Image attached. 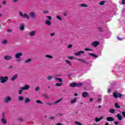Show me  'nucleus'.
Listing matches in <instances>:
<instances>
[{"mask_svg":"<svg viewBox=\"0 0 125 125\" xmlns=\"http://www.w3.org/2000/svg\"><path fill=\"white\" fill-rule=\"evenodd\" d=\"M7 81H8V77L7 76H1L0 77V83H6Z\"/></svg>","mask_w":125,"mask_h":125,"instance_id":"f257e3e1","label":"nucleus"},{"mask_svg":"<svg viewBox=\"0 0 125 125\" xmlns=\"http://www.w3.org/2000/svg\"><path fill=\"white\" fill-rule=\"evenodd\" d=\"M19 15L21 17H22L23 18H26V19H30V17L27 14L22 13V12H19Z\"/></svg>","mask_w":125,"mask_h":125,"instance_id":"f03ea898","label":"nucleus"},{"mask_svg":"<svg viewBox=\"0 0 125 125\" xmlns=\"http://www.w3.org/2000/svg\"><path fill=\"white\" fill-rule=\"evenodd\" d=\"M29 16L32 19H35L36 18V13H35L34 12H33V11H31L29 13Z\"/></svg>","mask_w":125,"mask_h":125,"instance_id":"7ed1b4c3","label":"nucleus"},{"mask_svg":"<svg viewBox=\"0 0 125 125\" xmlns=\"http://www.w3.org/2000/svg\"><path fill=\"white\" fill-rule=\"evenodd\" d=\"M11 101V98L9 96H7L4 99V102L5 103H8Z\"/></svg>","mask_w":125,"mask_h":125,"instance_id":"20e7f679","label":"nucleus"},{"mask_svg":"<svg viewBox=\"0 0 125 125\" xmlns=\"http://www.w3.org/2000/svg\"><path fill=\"white\" fill-rule=\"evenodd\" d=\"M30 88V86L29 85H25L24 87H21V89L22 90H28Z\"/></svg>","mask_w":125,"mask_h":125,"instance_id":"39448f33","label":"nucleus"},{"mask_svg":"<svg viewBox=\"0 0 125 125\" xmlns=\"http://www.w3.org/2000/svg\"><path fill=\"white\" fill-rule=\"evenodd\" d=\"M99 42L98 41H95L91 43V45L92 46H94V47H96V46H98V45H99Z\"/></svg>","mask_w":125,"mask_h":125,"instance_id":"423d86ee","label":"nucleus"},{"mask_svg":"<svg viewBox=\"0 0 125 125\" xmlns=\"http://www.w3.org/2000/svg\"><path fill=\"white\" fill-rule=\"evenodd\" d=\"M83 53H84V51H79L78 52L75 53V55H76V56H81V55H82V54H83Z\"/></svg>","mask_w":125,"mask_h":125,"instance_id":"0eeeda50","label":"nucleus"},{"mask_svg":"<svg viewBox=\"0 0 125 125\" xmlns=\"http://www.w3.org/2000/svg\"><path fill=\"white\" fill-rule=\"evenodd\" d=\"M88 95L89 94H88V93H87V92H83L82 93V96L84 98H86L88 97Z\"/></svg>","mask_w":125,"mask_h":125,"instance_id":"6e6552de","label":"nucleus"},{"mask_svg":"<svg viewBox=\"0 0 125 125\" xmlns=\"http://www.w3.org/2000/svg\"><path fill=\"white\" fill-rule=\"evenodd\" d=\"M106 121L107 122H114V121H115V118L112 117H108L106 118Z\"/></svg>","mask_w":125,"mask_h":125,"instance_id":"1a4fd4ad","label":"nucleus"},{"mask_svg":"<svg viewBox=\"0 0 125 125\" xmlns=\"http://www.w3.org/2000/svg\"><path fill=\"white\" fill-rule=\"evenodd\" d=\"M29 37H34V36H36V31H32L29 33L28 34Z\"/></svg>","mask_w":125,"mask_h":125,"instance_id":"9d476101","label":"nucleus"},{"mask_svg":"<svg viewBox=\"0 0 125 125\" xmlns=\"http://www.w3.org/2000/svg\"><path fill=\"white\" fill-rule=\"evenodd\" d=\"M12 57L10 55H7L5 57H4V59L6 61L10 60V59H12Z\"/></svg>","mask_w":125,"mask_h":125,"instance_id":"9b49d317","label":"nucleus"},{"mask_svg":"<svg viewBox=\"0 0 125 125\" xmlns=\"http://www.w3.org/2000/svg\"><path fill=\"white\" fill-rule=\"evenodd\" d=\"M116 117L119 121H122L123 120V116H122L120 113L117 114Z\"/></svg>","mask_w":125,"mask_h":125,"instance_id":"f8f14e48","label":"nucleus"},{"mask_svg":"<svg viewBox=\"0 0 125 125\" xmlns=\"http://www.w3.org/2000/svg\"><path fill=\"white\" fill-rule=\"evenodd\" d=\"M103 116H101L100 118H95V122L96 123H98V122H100V121H101V120H103Z\"/></svg>","mask_w":125,"mask_h":125,"instance_id":"ddd939ff","label":"nucleus"},{"mask_svg":"<svg viewBox=\"0 0 125 125\" xmlns=\"http://www.w3.org/2000/svg\"><path fill=\"white\" fill-rule=\"evenodd\" d=\"M77 60H78V61H81V62H83V63H85V64H87V65H88V64H89V62H86L84 60H82V59H77Z\"/></svg>","mask_w":125,"mask_h":125,"instance_id":"4468645a","label":"nucleus"},{"mask_svg":"<svg viewBox=\"0 0 125 125\" xmlns=\"http://www.w3.org/2000/svg\"><path fill=\"white\" fill-rule=\"evenodd\" d=\"M23 55V53L22 52L18 53L16 54V58H20L21 56Z\"/></svg>","mask_w":125,"mask_h":125,"instance_id":"2eb2a0df","label":"nucleus"},{"mask_svg":"<svg viewBox=\"0 0 125 125\" xmlns=\"http://www.w3.org/2000/svg\"><path fill=\"white\" fill-rule=\"evenodd\" d=\"M77 99H78L77 98V97H75L73 99L71 100L70 101L71 104H74V103H76V102H77Z\"/></svg>","mask_w":125,"mask_h":125,"instance_id":"dca6fc26","label":"nucleus"},{"mask_svg":"<svg viewBox=\"0 0 125 125\" xmlns=\"http://www.w3.org/2000/svg\"><path fill=\"white\" fill-rule=\"evenodd\" d=\"M1 122L3 125H6V120L4 118L1 119Z\"/></svg>","mask_w":125,"mask_h":125,"instance_id":"f3484780","label":"nucleus"},{"mask_svg":"<svg viewBox=\"0 0 125 125\" xmlns=\"http://www.w3.org/2000/svg\"><path fill=\"white\" fill-rule=\"evenodd\" d=\"M45 24H46V25H47V26H50V25H51V22L50 21L46 20L45 21Z\"/></svg>","mask_w":125,"mask_h":125,"instance_id":"a211bd4d","label":"nucleus"},{"mask_svg":"<svg viewBox=\"0 0 125 125\" xmlns=\"http://www.w3.org/2000/svg\"><path fill=\"white\" fill-rule=\"evenodd\" d=\"M62 100H63V98H62L60 100L55 101L54 103H53V104H54V105H55V104L59 103V102H61V101H62Z\"/></svg>","mask_w":125,"mask_h":125,"instance_id":"6ab92c4d","label":"nucleus"},{"mask_svg":"<svg viewBox=\"0 0 125 125\" xmlns=\"http://www.w3.org/2000/svg\"><path fill=\"white\" fill-rule=\"evenodd\" d=\"M70 86H71V87H76V86H77V83H71L70 84Z\"/></svg>","mask_w":125,"mask_h":125,"instance_id":"aec40b11","label":"nucleus"},{"mask_svg":"<svg viewBox=\"0 0 125 125\" xmlns=\"http://www.w3.org/2000/svg\"><path fill=\"white\" fill-rule=\"evenodd\" d=\"M25 29V26H24V24H21L20 26V29L21 31H24Z\"/></svg>","mask_w":125,"mask_h":125,"instance_id":"412c9836","label":"nucleus"},{"mask_svg":"<svg viewBox=\"0 0 125 125\" xmlns=\"http://www.w3.org/2000/svg\"><path fill=\"white\" fill-rule=\"evenodd\" d=\"M89 55H90V56H92V57H95V58H97V57H98V56L96 55H95V54L93 53H89Z\"/></svg>","mask_w":125,"mask_h":125,"instance_id":"4be33fe9","label":"nucleus"},{"mask_svg":"<svg viewBox=\"0 0 125 125\" xmlns=\"http://www.w3.org/2000/svg\"><path fill=\"white\" fill-rule=\"evenodd\" d=\"M113 97L114 98H118V97H119L118 95V93L117 92H114L113 93Z\"/></svg>","mask_w":125,"mask_h":125,"instance_id":"5701e85b","label":"nucleus"},{"mask_svg":"<svg viewBox=\"0 0 125 125\" xmlns=\"http://www.w3.org/2000/svg\"><path fill=\"white\" fill-rule=\"evenodd\" d=\"M65 62H66V64H68L70 67H72V62H71L68 60H65Z\"/></svg>","mask_w":125,"mask_h":125,"instance_id":"b1692460","label":"nucleus"},{"mask_svg":"<svg viewBox=\"0 0 125 125\" xmlns=\"http://www.w3.org/2000/svg\"><path fill=\"white\" fill-rule=\"evenodd\" d=\"M106 3V1L105 0H103L101 1L99 4L100 5H104Z\"/></svg>","mask_w":125,"mask_h":125,"instance_id":"393cba45","label":"nucleus"},{"mask_svg":"<svg viewBox=\"0 0 125 125\" xmlns=\"http://www.w3.org/2000/svg\"><path fill=\"white\" fill-rule=\"evenodd\" d=\"M15 80H16V75H14L11 78V81H12V82L15 81Z\"/></svg>","mask_w":125,"mask_h":125,"instance_id":"a878e982","label":"nucleus"},{"mask_svg":"<svg viewBox=\"0 0 125 125\" xmlns=\"http://www.w3.org/2000/svg\"><path fill=\"white\" fill-rule=\"evenodd\" d=\"M46 105H48V106H52L54 105V104H53V103L47 102L46 103Z\"/></svg>","mask_w":125,"mask_h":125,"instance_id":"bb28decb","label":"nucleus"},{"mask_svg":"<svg viewBox=\"0 0 125 125\" xmlns=\"http://www.w3.org/2000/svg\"><path fill=\"white\" fill-rule=\"evenodd\" d=\"M83 85V83H76V86L77 87H81Z\"/></svg>","mask_w":125,"mask_h":125,"instance_id":"cd10ccee","label":"nucleus"},{"mask_svg":"<svg viewBox=\"0 0 125 125\" xmlns=\"http://www.w3.org/2000/svg\"><path fill=\"white\" fill-rule=\"evenodd\" d=\"M45 57H46V58H50V59H52L53 58V57H52V56L49 55H45L44 56Z\"/></svg>","mask_w":125,"mask_h":125,"instance_id":"c85d7f7f","label":"nucleus"},{"mask_svg":"<svg viewBox=\"0 0 125 125\" xmlns=\"http://www.w3.org/2000/svg\"><path fill=\"white\" fill-rule=\"evenodd\" d=\"M56 18L57 20H60V21H62V18H61V16L58 15L56 16Z\"/></svg>","mask_w":125,"mask_h":125,"instance_id":"c756f323","label":"nucleus"},{"mask_svg":"<svg viewBox=\"0 0 125 125\" xmlns=\"http://www.w3.org/2000/svg\"><path fill=\"white\" fill-rule=\"evenodd\" d=\"M32 61V59H28L25 61H24V63H30Z\"/></svg>","mask_w":125,"mask_h":125,"instance_id":"7c9ffc66","label":"nucleus"},{"mask_svg":"<svg viewBox=\"0 0 125 125\" xmlns=\"http://www.w3.org/2000/svg\"><path fill=\"white\" fill-rule=\"evenodd\" d=\"M56 81H58V82H60V83H62L63 82V80L61 78H56Z\"/></svg>","mask_w":125,"mask_h":125,"instance_id":"2f4dec72","label":"nucleus"},{"mask_svg":"<svg viewBox=\"0 0 125 125\" xmlns=\"http://www.w3.org/2000/svg\"><path fill=\"white\" fill-rule=\"evenodd\" d=\"M109 113H111V114L115 113V109L111 108L109 110Z\"/></svg>","mask_w":125,"mask_h":125,"instance_id":"473e14b6","label":"nucleus"},{"mask_svg":"<svg viewBox=\"0 0 125 125\" xmlns=\"http://www.w3.org/2000/svg\"><path fill=\"white\" fill-rule=\"evenodd\" d=\"M28 102H30V99H29V98H26L24 101V103H28Z\"/></svg>","mask_w":125,"mask_h":125,"instance_id":"72a5a7b5","label":"nucleus"},{"mask_svg":"<svg viewBox=\"0 0 125 125\" xmlns=\"http://www.w3.org/2000/svg\"><path fill=\"white\" fill-rule=\"evenodd\" d=\"M62 84H63V83H57L55 84V85L56 86H61V85H62Z\"/></svg>","mask_w":125,"mask_h":125,"instance_id":"f704fd0d","label":"nucleus"},{"mask_svg":"<svg viewBox=\"0 0 125 125\" xmlns=\"http://www.w3.org/2000/svg\"><path fill=\"white\" fill-rule=\"evenodd\" d=\"M52 79V77L51 76H48L47 77V80L48 81H51V80Z\"/></svg>","mask_w":125,"mask_h":125,"instance_id":"c9c22d12","label":"nucleus"},{"mask_svg":"<svg viewBox=\"0 0 125 125\" xmlns=\"http://www.w3.org/2000/svg\"><path fill=\"white\" fill-rule=\"evenodd\" d=\"M7 43V40H3L1 42V43L2 44H5V43Z\"/></svg>","mask_w":125,"mask_h":125,"instance_id":"e433bc0d","label":"nucleus"},{"mask_svg":"<svg viewBox=\"0 0 125 125\" xmlns=\"http://www.w3.org/2000/svg\"><path fill=\"white\" fill-rule=\"evenodd\" d=\"M81 7H87V5H86L85 4H81Z\"/></svg>","mask_w":125,"mask_h":125,"instance_id":"4c0bfd02","label":"nucleus"},{"mask_svg":"<svg viewBox=\"0 0 125 125\" xmlns=\"http://www.w3.org/2000/svg\"><path fill=\"white\" fill-rule=\"evenodd\" d=\"M115 108H121V106L119 105V104H118V103H115Z\"/></svg>","mask_w":125,"mask_h":125,"instance_id":"58836bf2","label":"nucleus"},{"mask_svg":"<svg viewBox=\"0 0 125 125\" xmlns=\"http://www.w3.org/2000/svg\"><path fill=\"white\" fill-rule=\"evenodd\" d=\"M44 97L46 98V99H48L49 98V96L46 94H44Z\"/></svg>","mask_w":125,"mask_h":125,"instance_id":"ea45409f","label":"nucleus"},{"mask_svg":"<svg viewBox=\"0 0 125 125\" xmlns=\"http://www.w3.org/2000/svg\"><path fill=\"white\" fill-rule=\"evenodd\" d=\"M84 50H85V51H92V50H91V49H89L88 48H85L84 49Z\"/></svg>","mask_w":125,"mask_h":125,"instance_id":"a19ab883","label":"nucleus"},{"mask_svg":"<svg viewBox=\"0 0 125 125\" xmlns=\"http://www.w3.org/2000/svg\"><path fill=\"white\" fill-rule=\"evenodd\" d=\"M67 58L70 59V60H73V59H75V57L71 56H68Z\"/></svg>","mask_w":125,"mask_h":125,"instance_id":"79ce46f5","label":"nucleus"},{"mask_svg":"<svg viewBox=\"0 0 125 125\" xmlns=\"http://www.w3.org/2000/svg\"><path fill=\"white\" fill-rule=\"evenodd\" d=\"M98 30L99 32H103V29L101 27H99Z\"/></svg>","mask_w":125,"mask_h":125,"instance_id":"37998d69","label":"nucleus"},{"mask_svg":"<svg viewBox=\"0 0 125 125\" xmlns=\"http://www.w3.org/2000/svg\"><path fill=\"white\" fill-rule=\"evenodd\" d=\"M75 124H76V125H83L82 124V123H81L80 122H77V121H76V122H75Z\"/></svg>","mask_w":125,"mask_h":125,"instance_id":"c03bdc74","label":"nucleus"},{"mask_svg":"<svg viewBox=\"0 0 125 125\" xmlns=\"http://www.w3.org/2000/svg\"><path fill=\"white\" fill-rule=\"evenodd\" d=\"M19 100H20V101H22V100H24V98L23 97L20 96L19 98Z\"/></svg>","mask_w":125,"mask_h":125,"instance_id":"a18cd8bd","label":"nucleus"},{"mask_svg":"<svg viewBox=\"0 0 125 125\" xmlns=\"http://www.w3.org/2000/svg\"><path fill=\"white\" fill-rule=\"evenodd\" d=\"M43 13H44V14H47L49 13V11H48L47 10H45L43 12Z\"/></svg>","mask_w":125,"mask_h":125,"instance_id":"49530a36","label":"nucleus"},{"mask_svg":"<svg viewBox=\"0 0 125 125\" xmlns=\"http://www.w3.org/2000/svg\"><path fill=\"white\" fill-rule=\"evenodd\" d=\"M46 17V18H48V19L50 21L52 19V18L51 17V16H47Z\"/></svg>","mask_w":125,"mask_h":125,"instance_id":"de8ad7c7","label":"nucleus"},{"mask_svg":"<svg viewBox=\"0 0 125 125\" xmlns=\"http://www.w3.org/2000/svg\"><path fill=\"white\" fill-rule=\"evenodd\" d=\"M36 103L38 104H42V102H41V100H37Z\"/></svg>","mask_w":125,"mask_h":125,"instance_id":"09e8293b","label":"nucleus"},{"mask_svg":"<svg viewBox=\"0 0 125 125\" xmlns=\"http://www.w3.org/2000/svg\"><path fill=\"white\" fill-rule=\"evenodd\" d=\"M55 117L53 116H50L49 117V120H54Z\"/></svg>","mask_w":125,"mask_h":125,"instance_id":"8fccbe9b","label":"nucleus"},{"mask_svg":"<svg viewBox=\"0 0 125 125\" xmlns=\"http://www.w3.org/2000/svg\"><path fill=\"white\" fill-rule=\"evenodd\" d=\"M18 122H23V119L22 118H19L18 119Z\"/></svg>","mask_w":125,"mask_h":125,"instance_id":"3c124183","label":"nucleus"},{"mask_svg":"<svg viewBox=\"0 0 125 125\" xmlns=\"http://www.w3.org/2000/svg\"><path fill=\"white\" fill-rule=\"evenodd\" d=\"M22 92H23V90H20L19 91V94L20 95L22 94Z\"/></svg>","mask_w":125,"mask_h":125,"instance_id":"603ef678","label":"nucleus"},{"mask_svg":"<svg viewBox=\"0 0 125 125\" xmlns=\"http://www.w3.org/2000/svg\"><path fill=\"white\" fill-rule=\"evenodd\" d=\"M40 89V87H37L35 88V91H39V90Z\"/></svg>","mask_w":125,"mask_h":125,"instance_id":"864d4df0","label":"nucleus"},{"mask_svg":"<svg viewBox=\"0 0 125 125\" xmlns=\"http://www.w3.org/2000/svg\"><path fill=\"white\" fill-rule=\"evenodd\" d=\"M7 32H8V33H11V32H12V30L10 29H8Z\"/></svg>","mask_w":125,"mask_h":125,"instance_id":"5fc2aeb1","label":"nucleus"},{"mask_svg":"<svg viewBox=\"0 0 125 125\" xmlns=\"http://www.w3.org/2000/svg\"><path fill=\"white\" fill-rule=\"evenodd\" d=\"M17 59L16 60V61H18V62H20L21 61V60H22L21 59H20V58H17Z\"/></svg>","mask_w":125,"mask_h":125,"instance_id":"6e6d98bb","label":"nucleus"},{"mask_svg":"<svg viewBox=\"0 0 125 125\" xmlns=\"http://www.w3.org/2000/svg\"><path fill=\"white\" fill-rule=\"evenodd\" d=\"M73 47V45L72 44H69L68 46V48H71V47Z\"/></svg>","mask_w":125,"mask_h":125,"instance_id":"4d7b16f0","label":"nucleus"},{"mask_svg":"<svg viewBox=\"0 0 125 125\" xmlns=\"http://www.w3.org/2000/svg\"><path fill=\"white\" fill-rule=\"evenodd\" d=\"M54 35H55V33H51L50 34V36H51V37H53V36H54Z\"/></svg>","mask_w":125,"mask_h":125,"instance_id":"13d9d810","label":"nucleus"},{"mask_svg":"<svg viewBox=\"0 0 125 125\" xmlns=\"http://www.w3.org/2000/svg\"><path fill=\"white\" fill-rule=\"evenodd\" d=\"M114 125H119V122H114Z\"/></svg>","mask_w":125,"mask_h":125,"instance_id":"bf43d9fd","label":"nucleus"},{"mask_svg":"<svg viewBox=\"0 0 125 125\" xmlns=\"http://www.w3.org/2000/svg\"><path fill=\"white\" fill-rule=\"evenodd\" d=\"M90 102H93V98H91L90 99Z\"/></svg>","mask_w":125,"mask_h":125,"instance_id":"052dcab7","label":"nucleus"},{"mask_svg":"<svg viewBox=\"0 0 125 125\" xmlns=\"http://www.w3.org/2000/svg\"><path fill=\"white\" fill-rule=\"evenodd\" d=\"M117 39H118V40H119V41H123V39H122V38H121L120 37H118Z\"/></svg>","mask_w":125,"mask_h":125,"instance_id":"680f3d73","label":"nucleus"},{"mask_svg":"<svg viewBox=\"0 0 125 125\" xmlns=\"http://www.w3.org/2000/svg\"><path fill=\"white\" fill-rule=\"evenodd\" d=\"M118 96L120 97V98H121V97H122V96H123V95L120 94L118 95Z\"/></svg>","mask_w":125,"mask_h":125,"instance_id":"e2e57ef3","label":"nucleus"},{"mask_svg":"<svg viewBox=\"0 0 125 125\" xmlns=\"http://www.w3.org/2000/svg\"><path fill=\"white\" fill-rule=\"evenodd\" d=\"M122 4H125V0H122Z\"/></svg>","mask_w":125,"mask_h":125,"instance_id":"0e129e2a","label":"nucleus"},{"mask_svg":"<svg viewBox=\"0 0 125 125\" xmlns=\"http://www.w3.org/2000/svg\"><path fill=\"white\" fill-rule=\"evenodd\" d=\"M2 3H3V4H5L6 3V1H3L2 2Z\"/></svg>","mask_w":125,"mask_h":125,"instance_id":"69168bd1","label":"nucleus"},{"mask_svg":"<svg viewBox=\"0 0 125 125\" xmlns=\"http://www.w3.org/2000/svg\"><path fill=\"white\" fill-rule=\"evenodd\" d=\"M104 125H109V123H108V122L105 123Z\"/></svg>","mask_w":125,"mask_h":125,"instance_id":"338daca9","label":"nucleus"},{"mask_svg":"<svg viewBox=\"0 0 125 125\" xmlns=\"http://www.w3.org/2000/svg\"><path fill=\"white\" fill-rule=\"evenodd\" d=\"M75 96H78V93H76L74 94Z\"/></svg>","mask_w":125,"mask_h":125,"instance_id":"774afa93","label":"nucleus"}]
</instances>
